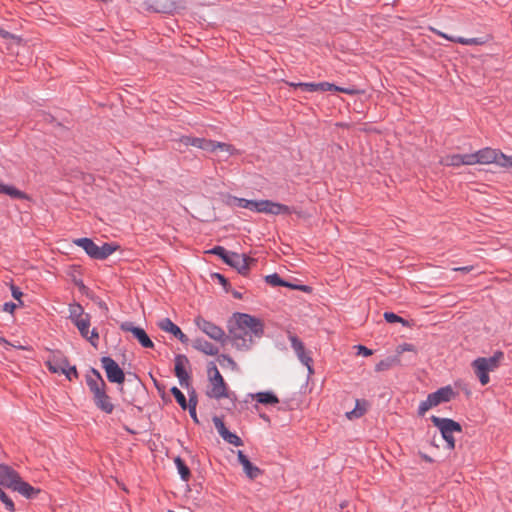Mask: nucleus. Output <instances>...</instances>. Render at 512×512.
I'll return each mask as SVG.
<instances>
[{
  "label": "nucleus",
  "mask_w": 512,
  "mask_h": 512,
  "mask_svg": "<svg viewBox=\"0 0 512 512\" xmlns=\"http://www.w3.org/2000/svg\"><path fill=\"white\" fill-rule=\"evenodd\" d=\"M263 335L262 322L249 314L236 313L229 326V339L237 350L247 351Z\"/></svg>",
  "instance_id": "f257e3e1"
},
{
  "label": "nucleus",
  "mask_w": 512,
  "mask_h": 512,
  "mask_svg": "<svg viewBox=\"0 0 512 512\" xmlns=\"http://www.w3.org/2000/svg\"><path fill=\"white\" fill-rule=\"evenodd\" d=\"M86 384L92 394L95 406L106 414L114 411V404L107 394V385L98 370L92 368L86 375Z\"/></svg>",
  "instance_id": "f03ea898"
},
{
  "label": "nucleus",
  "mask_w": 512,
  "mask_h": 512,
  "mask_svg": "<svg viewBox=\"0 0 512 512\" xmlns=\"http://www.w3.org/2000/svg\"><path fill=\"white\" fill-rule=\"evenodd\" d=\"M4 486L26 498H33L40 490L22 480L19 473L8 465L0 464V487Z\"/></svg>",
  "instance_id": "7ed1b4c3"
},
{
  "label": "nucleus",
  "mask_w": 512,
  "mask_h": 512,
  "mask_svg": "<svg viewBox=\"0 0 512 512\" xmlns=\"http://www.w3.org/2000/svg\"><path fill=\"white\" fill-rule=\"evenodd\" d=\"M73 243L81 247L89 257L97 260H104L113 254L118 246L112 243H104L102 246H98L90 238H78L73 240Z\"/></svg>",
  "instance_id": "20e7f679"
},
{
  "label": "nucleus",
  "mask_w": 512,
  "mask_h": 512,
  "mask_svg": "<svg viewBox=\"0 0 512 512\" xmlns=\"http://www.w3.org/2000/svg\"><path fill=\"white\" fill-rule=\"evenodd\" d=\"M208 376L209 380L206 395L217 400L221 398H228V386L215 365L209 367Z\"/></svg>",
  "instance_id": "39448f33"
},
{
  "label": "nucleus",
  "mask_w": 512,
  "mask_h": 512,
  "mask_svg": "<svg viewBox=\"0 0 512 512\" xmlns=\"http://www.w3.org/2000/svg\"><path fill=\"white\" fill-rule=\"evenodd\" d=\"M503 358L502 352H497L494 356L485 358L479 357L472 362V367L475 371V374L479 378V381L482 385H486L489 383L490 378L488 373L490 371L495 370L498 367V363L500 359Z\"/></svg>",
  "instance_id": "423d86ee"
},
{
  "label": "nucleus",
  "mask_w": 512,
  "mask_h": 512,
  "mask_svg": "<svg viewBox=\"0 0 512 512\" xmlns=\"http://www.w3.org/2000/svg\"><path fill=\"white\" fill-rule=\"evenodd\" d=\"M432 423L440 430L443 439L446 441L448 449L455 448V439L453 433H461V425L449 418H440L437 416L431 417Z\"/></svg>",
  "instance_id": "0eeeda50"
},
{
  "label": "nucleus",
  "mask_w": 512,
  "mask_h": 512,
  "mask_svg": "<svg viewBox=\"0 0 512 512\" xmlns=\"http://www.w3.org/2000/svg\"><path fill=\"white\" fill-rule=\"evenodd\" d=\"M180 142L186 146L192 145L206 151H215L216 149H220L222 151L231 153L233 149L229 144L223 142H215L204 138L183 137Z\"/></svg>",
  "instance_id": "6e6552de"
},
{
  "label": "nucleus",
  "mask_w": 512,
  "mask_h": 512,
  "mask_svg": "<svg viewBox=\"0 0 512 512\" xmlns=\"http://www.w3.org/2000/svg\"><path fill=\"white\" fill-rule=\"evenodd\" d=\"M472 157L471 164H496L500 166V163L502 162L501 157H503V153L499 150L492 149V148H484L481 149L475 153L470 154Z\"/></svg>",
  "instance_id": "1a4fd4ad"
},
{
  "label": "nucleus",
  "mask_w": 512,
  "mask_h": 512,
  "mask_svg": "<svg viewBox=\"0 0 512 512\" xmlns=\"http://www.w3.org/2000/svg\"><path fill=\"white\" fill-rule=\"evenodd\" d=\"M101 364L109 382L119 385L124 383L125 374L115 360L111 357L105 356L101 358Z\"/></svg>",
  "instance_id": "9d476101"
},
{
  "label": "nucleus",
  "mask_w": 512,
  "mask_h": 512,
  "mask_svg": "<svg viewBox=\"0 0 512 512\" xmlns=\"http://www.w3.org/2000/svg\"><path fill=\"white\" fill-rule=\"evenodd\" d=\"M196 326L207 336L215 341H223L225 338L224 330L216 324L207 321L201 316L195 318Z\"/></svg>",
  "instance_id": "9b49d317"
},
{
  "label": "nucleus",
  "mask_w": 512,
  "mask_h": 512,
  "mask_svg": "<svg viewBox=\"0 0 512 512\" xmlns=\"http://www.w3.org/2000/svg\"><path fill=\"white\" fill-rule=\"evenodd\" d=\"M298 89L304 91V92H325V91H337L342 92L346 94H352L353 90L338 87L334 84H331L329 82H320V83H302L299 82L297 84Z\"/></svg>",
  "instance_id": "f8f14e48"
},
{
  "label": "nucleus",
  "mask_w": 512,
  "mask_h": 512,
  "mask_svg": "<svg viewBox=\"0 0 512 512\" xmlns=\"http://www.w3.org/2000/svg\"><path fill=\"white\" fill-rule=\"evenodd\" d=\"M121 330L125 332H130L135 339L144 347V348H153L154 343L149 338L144 329L140 327L134 326L131 322H124L120 326Z\"/></svg>",
  "instance_id": "ddd939ff"
},
{
  "label": "nucleus",
  "mask_w": 512,
  "mask_h": 512,
  "mask_svg": "<svg viewBox=\"0 0 512 512\" xmlns=\"http://www.w3.org/2000/svg\"><path fill=\"white\" fill-rule=\"evenodd\" d=\"M255 263V260L245 254H238L233 252L232 255L227 259V264L235 268L239 273L245 275L248 273L250 266Z\"/></svg>",
  "instance_id": "4468645a"
},
{
  "label": "nucleus",
  "mask_w": 512,
  "mask_h": 512,
  "mask_svg": "<svg viewBox=\"0 0 512 512\" xmlns=\"http://www.w3.org/2000/svg\"><path fill=\"white\" fill-rule=\"evenodd\" d=\"M257 212L272 215L289 214L291 213V208L284 204L272 202L270 200H260Z\"/></svg>",
  "instance_id": "2eb2a0df"
},
{
  "label": "nucleus",
  "mask_w": 512,
  "mask_h": 512,
  "mask_svg": "<svg viewBox=\"0 0 512 512\" xmlns=\"http://www.w3.org/2000/svg\"><path fill=\"white\" fill-rule=\"evenodd\" d=\"M74 325L78 328L82 337L87 339L94 347L97 346L99 335L96 329H92L91 331L89 330L90 319L87 314L85 315V318L74 322Z\"/></svg>",
  "instance_id": "dca6fc26"
},
{
  "label": "nucleus",
  "mask_w": 512,
  "mask_h": 512,
  "mask_svg": "<svg viewBox=\"0 0 512 512\" xmlns=\"http://www.w3.org/2000/svg\"><path fill=\"white\" fill-rule=\"evenodd\" d=\"M68 360L60 352L52 353L46 361V366L52 373L62 374L65 372Z\"/></svg>",
  "instance_id": "f3484780"
},
{
  "label": "nucleus",
  "mask_w": 512,
  "mask_h": 512,
  "mask_svg": "<svg viewBox=\"0 0 512 512\" xmlns=\"http://www.w3.org/2000/svg\"><path fill=\"white\" fill-rule=\"evenodd\" d=\"M433 33L437 34L440 37H443L449 41L456 42L462 45H483L487 42L486 38L477 37V38H464V37H454L450 36L436 28H429Z\"/></svg>",
  "instance_id": "a211bd4d"
},
{
  "label": "nucleus",
  "mask_w": 512,
  "mask_h": 512,
  "mask_svg": "<svg viewBox=\"0 0 512 512\" xmlns=\"http://www.w3.org/2000/svg\"><path fill=\"white\" fill-rule=\"evenodd\" d=\"M158 327L168 333L173 334L182 343L188 342V337L181 331V329L174 324L169 318H163L158 322Z\"/></svg>",
  "instance_id": "6ab92c4d"
},
{
  "label": "nucleus",
  "mask_w": 512,
  "mask_h": 512,
  "mask_svg": "<svg viewBox=\"0 0 512 512\" xmlns=\"http://www.w3.org/2000/svg\"><path fill=\"white\" fill-rule=\"evenodd\" d=\"M237 457H238L239 463L243 467L244 473L247 475L248 478L253 480L261 475L262 471L260 470V468L253 465L249 461V459L246 457V455L243 453V451H241V450L237 451Z\"/></svg>",
  "instance_id": "aec40b11"
},
{
  "label": "nucleus",
  "mask_w": 512,
  "mask_h": 512,
  "mask_svg": "<svg viewBox=\"0 0 512 512\" xmlns=\"http://www.w3.org/2000/svg\"><path fill=\"white\" fill-rule=\"evenodd\" d=\"M472 157L470 154H454L448 155L441 160V163L446 166L459 167L461 165H472Z\"/></svg>",
  "instance_id": "412c9836"
},
{
  "label": "nucleus",
  "mask_w": 512,
  "mask_h": 512,
  "mask_svg": "<svg viewBox=\"0 0 512 512\" xmlns=\"http://www.w3.org/2000/svg\"><path fill=\"white\" fill-rule=\"evenodd\" d=\"M453 396L454 392L450 386L442 387L436 392L429 394V397L435 406L450 401Z\"/></svg>",
  "instance_id": "4be33fe9"
},
{
  "label": "nucleus",
  "mask_w": 512,
  "mask_h": 512,
  "mask_svg": "<svg viewBox=\"0 0 512 512\" xmlns=\"http://www.w3.org/2000/svg\"><path fill=\"white\" fill-rule=\"evenodd\" d=\"M369 403L364 399H357L355 408L351 411L346 412V417L349 420H355L361 418L368 411Z\"/></svg>",
  "instance_id": "5701e85b"
},
{
  "label": "nucleus",
  "mask_w": 512,
  "mask_h": 512,
  "mask_svg": "<svg viewBox=\"0 0 512 512\" xmlns=\"http://www.w3.org/2000/svg\"><path fill=\"white\" fill-rule=\"evenodd\" d=\"M192 346L206 355L214 356L218 354V348L202 338L195 339Z\"/></svg>",
  "instance_id": "b1692460"
},
{
  "label": "nucleus",
  "mask_w": 512,
  "mask_h": 512,
  "mask_svg": "<svg viewBox=\"0 0 512 512\" xmlns=\"http://www.w3.org/2000/svg\"><path fill=\"white\" fill-rule=\"evenodd\" d=\"M186 363L187 358L185 356L179 355L175 358V375L179 379L180 384H183V382L187 381L189 378V375L185 370Z\"/></svg>",
  "instance_id": "393cba45"
},
{
  "label": "nucleus",
  "mask_w": 512,
  "mask_h": 512,
  "mask_svg": "<svg viewBox=\"0 0 512 512\" xmlns=\"http://www.w3.org/2000/svg\"><path fill=\"white\" fill-rule=\"evenodd\" d=\"M0 193L6 194L12 198L29 199L28 195L14 186L6 185L0 182Z\"/></svg>",
  "instance_id": "a878e982"
},
{
  "label": "nucleus",
  "mask_w": 512,
  "mask_h": 512,
  "mask_svg": "<svg viewBox=\"0 0 512 512\" xmlns=\"http://www.w3.org/2000/svg\"><path fill=\"white\" fill-rule=\"evenodd\" d=\"M253 398L264 405H274L279 402L277 396L272 392H259L253 395Z\"/></svg>",
  "instance_id": "bb28decb"
},
{
  "label": "nucleus",
  "mask_w": 512,
  "mask_h": 512,
  "mask_svg": "<svg viewBox=\"0 0 512 512\" xmlns=\"http://www.w3.org/2000/svg\"><path fill=\"white\" fill-rule=\"evenodd\" d=\"M399 363H400V359L397 356L388 357V358L383 359L380 362H378L375 366V370L377 372L386 371V370H389L390 368H392L393 366L398 365Z\"/></svg>",
  "instance_id": "cd10ccee"
},
{
  "label": "nucleus",
  "mask_w": 512,
  "mask_h": 512,
  "mask_svg": "<svg viewBox=\"0 0 512 512\" xmlns=\"http://www.w3.org/2000/svg\"><path fill=\"white\" fill-rule=\"evenodd\" d=\"M69 314V317L73 323L77 320L85 318L82 306L76 303L69 305Z\"/></svg>",
  "instance_id": "c85d7f7f"
},
{
  "label": "nucleus",
  "mask_w": 512,
  "mask_h": 512,
  "mask_svg": "<svg viewBox=\"0 0 512 512\" xmlns=\"http://www.w3.org/2000/svg\"><path fill=\"white\" fill-rule=\"evenodd\" d=\"M178 473L184 481H187L190 477V470L180 457H176L174 460Z\"/></svg>",
  "instance_id": "c756f323"
},
{
  "label": "nucleus",
  "mask_w": 512,
  "mask_h": 512,
  "mask_svg": "<svg viewBox=\"0 0 512 512\" xmlns=\"http://www.w3.org/2000/svg\"><path fill=\"white\" fill-rule=\"evenodd\" d=\"M265 280L268 284L272 286H284V287H292L290 284L282 280L278 274L274 273L271 275H267Z\"/></svg>",
  "instance_id": "7c9ffc66"
},
{
  "label": "nucleus",
  "mask_w": 512,
  "mask_h": 512,
  "mask_svg": "<svg viewBox=\"0 0 512 512\" xmlns=\"http://www.w3.org/2000/svg\"><path fill=\"white\" fill-rule=\"evenodd\" d=\"M171 393L173 394L181 408L184 410L187 409L189 404H187L185 395L177 387H173L171 389Z\"/></svg>",
  "instance_id": "2f4dec72"
},
{
  "label": "nucleus",
  "mask_w": 512,
  "mask_h": 512,
  "mask_svg": "<svg viewBox=\"0 0 512 512\" xmlns=\"http://www.w3.org/2000/svg\"><path fill=\"white\" fill-rule=\"evenodd\" d=\"M209 253L219 256L227 264V259H229L233 252L227 251L222 246H216L213 249H211Z\"/></svg>",
  "instance_id": "473e14b6"
},
{
  "label": "nucleus",
  "mask_w": 512,
  "mask_h": 512,
  "mask_svg": "<svg viewBox=\"0 0 512 512\" xmlns=\"http://www.w3.org/2000/svg\"><path fill=\"white\" fill-rule=\"evenodd\" d=\"M222 438L226 442H228L234 446H242L243 445V441L241 440V438L239 436H237L236 434L230 432L229 430L222 436Z\"/></svg>",
  "instance_id": "72a5a7b5"
},
{
  "label": "nucleus",
  "mask_w": 512,
  "mask_h": 512,
  "mask_svg": "<svg viewBox=\"0 0 512 512\" xmlns=\"http://www.w3.org/2000/svg\"><path fill=\"white\" fill-rule=\"evenodd\" d=\"M435 407V405L433 404L431 398L429 397V395L427 396L426 400L422 401L420 404H419V408H418V414L420 416H423L428 410H430L431 408Z\"/></svg>",
  "instance_id": "f704fd0d"
},
{
  "label": "nucleus",
  "mask_w": 512,
  "mask_h": 512,
  "mask_svg": "<svg viewBox=\"0 0 512 512\" xmlns=\"http://www.w3.org/2000/svg\"><path fill=\"white\" fill-rule=\"evenodd\" d=\"M289 339L291 342V346L294 349L296 354L302 353L303 351H305L302 341L300 339H298L295 335H290Z\"/></svg>",
  "instance_id": "c9c22d12"
},
{
  "label": "nucleus",
  "mask_w": 512,
  "mask_h": 512,
  "mask_svg": "<svg viewBox=\"0 0 512 512\" xmlns=\"http://www.w3.org/2000/svg\"><path fill=\"white\" fill-rule=\"evenodd\" d=\"M383 316L388 323H402L403 325H407V321L392 312H385Z\"/></svg>",
  "instance_id": "e433bc0d"
},
{
  "label": "nucleus",
  "mask_w": 512,
  "mask_h": 512,
  "mask_svg": "<svg viewBox=\"0 0 512 512\" xmlns=\"http://www.w3.org/2000/svg\"><path fill=\"white\" fill-rule=\"evenodd\" d=\"M196 406H197L196 396L195 395L190 396V398H189V405H188L187 408L189 410L190 416L197 423L198 422V418H197V414H196Z\"/></svg>",
  "instance_id": "4c0bfd02"
},
{
  "label": "nucleus",
  "mask_w": 512,
  "mask_h": 512,
  "mask_svg": "<svg viewBox=\"0 0 512 512\" xmlns=\"http://www.w3.org/2000/svg\"><path fill=\"white\" fill-rule=\"evenodd\" d=\"M297 356H298L299 360L301 361V363H303L305 366H307L309 373H312L311 357L305 351H303L302 353H298Z\"/></svg>",
  "instance_id": "58836bf2"
},
{
  "label": "nucleus",
  "mask_w": 512,
  "mask_h": 512,
  "mask_svg": "<svg viewBox=\"0 0 512 512\" xmlns=\"http://www.w3.org/2000/svg\"><path fill=\"white\" fill-rule=\"evenodd\" d=\"M213 423H214V426L215 428L217 429L218 433L220 434V436L222 437L226 432H228V429L226 428L224 422L222 421L221 418L219 417H214L213 418Z\"/></svg>",
  "instance_id": "ea45409f"
},
{
  "label": "nucleus",
  "mask_w": 512,
  "mask_h": 512,
  "mask_svg": "<svg viewBox=\"0 0 512 512\" xmlns=\"http://www.w3.org/2000/svg\"><path fill=\"white\" fill-rule=\"evenodd\" d=\"M62 374H64L68 380H72L73 377L74 378H77L78 377V372H77V369L75 366H70L69 363L67 364V367L65 368V372H62Z\"/></svg>",
  "instance_id": "a19ab883"
},
{
  "label": "nucleus",
  "mask_w": 512,
  "mask_h": 512,
  "mask_svg": "<svg viewBox=\"0 0 512 512\" xmlns=\"http://www.w3.org/2000/svg\"><path fill=\"white\" fill-rule=\"evenodd\" d=\"M11 292H12L13 298L19 301V305H23V302L21 301V297H22L23 293L20 291V289L17 288L16 286L12 285Z\"/></svg>",
  "instance_id": "79ce46f5"
},
{
  "label": "nucleus",
  "mask_w": 512,
  "mask_h": 512,
  "mask_svg": "<svg viewBox=\"0 0 512 512\" xmlns=\"http://www.w3.org/2000/svg\"><path fill=\"white\" fill-rule=\"evenodd\" d=\"M502 162L500 163V167L503 168H512V156H507L503 153V157H501Z\"/></svg>",
  "instance_id": "37998d69"
},
{
  "label": "nucleus",
  "mask_w": 512,
  "mask_h": 512,
  "mask_svg": "<svg viewBox=\"0 0 512 512\" xmlns=\"http://www.w3.org/2000/svg\"><path fill=\"white\" fill-rule=\"evenodd\" d=\"M405 351H415V348L412 344H409V343H403L397 347L398 354H401Z\"/></svg>",
  "instance_id": "c03bdc74"
},
{
  "label": "nucleus",
  "mask_w": 512,
  "mask_h": 512,
  "mask_svg": "<svg viewBox=\"0 0 512 512\" xmlns=\"http://www.w3.org/2000/svg\"><path fill=\"white\" fill-rule=\"evenodd\" d=\"M357 350H358V354L359 355H363L365 357H368V356H371L373 354L372 350L368 349L367 347L363 346V345H358L356 346Z\"/></svg>",
  "instance_id": "a18cd8bd"
},
{
  "label": "nucleus",
  "mask_w": 512,
  "mask_h": 512,
  "mask_svg": "<svg viewBox=\"0 0 512 512\" xmlns=\"http://www.w3.org/2000/svg\"><path fill=\"white\" fill-rule=\"evenodd\" d=\"M17 304L15 303H12V302H8V303H5L4 306H3V310L5 312H8L10 314H13L14 310L17 308Z\"/></svg>",
  "instance_id": "49530a36"
},
{
  "label": "nucleus",
  "mask_w": 512,
  "mask_h": 512,
  "mask_svg": "<svg viewBox=\"0 0 512 512\" xmlns=\"http://www.w3.org/2000/svg\"><path fill=\"white\" fill-rule=\"evenodd\" d=\"M233 199L239 207H242V208L248 207V204H246V203H248L249 200L243 199V198H237V197H234Z\"/></svg>",
  "instance_id": "de8ad7c7"
},
{
  "label": "nucleus",
  "mask_w": 512,
  "mask_h": 512,
  "mask_svg": "<svg viewBox=\"0 0 512 512\" xmlns=\"http://www.w3.org/2000/svg\"><path fill=\"white\" fill-rule=\"evenodd\" d=\"M247 204H248V207H246V209L254 210L256 212L258 211L259 201L249 200V202Z\"/></svg>",
  "instance_id": "09e8293b"
},
{
  "label": "nucleus",
  "mask_w": 512,
  "mask_h": 512,
  "mask_svg": "<svg viewBox=\"0 0 512 512\" xmlns=\"http://www.w3.org/2000/svg\"><path fill=\"white\" fill-rule=\"evenodd\" d=\"M472 270H473V266L456 267L453 269V271H459V272H464V273H468Z\"/></svg>",
  "instance_id": "8fccbe9b"
},
{
  "label": "nucleus",
  "mask_w": 512,
  "mask_h": 512,
  "mask_svg": "<svg viewBox=\"0 0 512 512\" xmlns=\"http://www.w3.org/2000/svg\"><path fill=\"white\" fill-rule=\"evenodd\" d=\"M0 36L3 38H12L13 40L19 42V39L15 38L14 36H11L9 32L0 29Z\"/></svg>",
  "instance_id": "3c124183"
},
{
  "label": "nucleus",
  "mask_w": 512,
  "mask_h": 512,
  "mask_svg": "<svg viewBox=\"0 0 512 512\" xmlns=\"http://www.w3.org/2000/svg\"><path fill=\"white\" fill-rule=\"evenodd\" d=\"M214 276L219 280V282L222 285H226L227 284L226 278L224 276H222L221 274L216 273Z\"/></svg>",
  "instance_id": "603ef678"
},
{
  "label": "nucleus",
  "mask_w": 512,
  "mask_h": 512,
  "mask_svg": "<svg viewBox=\"0 0 512 512\" xmlns=\"http://www.w3.org/2000/svg\"><path fill=\"white\" fill-rule=\"evenodd\" d=\"M420 456L423 460H425L426 462H432V458L429 457L428 455L424 454V453H420Z\"/></svg>",
  "instance_id": "864d4df0"
},
{
  "label": "nucleus",
  "mask_w": 512,
  "mask_h": 512,
  "mask_svg": "<svg viewBox=\"0 0 512 512\" xmlns=\"http://www.w3.org/2000/svg\"><path fill=\"white\" fill-rule=\"evenodd\" d=\"M222 358L226 360L229 364L235 365L234 361L230 357L223 355Z\"/></svg>",
  "instance_id": "5fc2aeb1"
},
{
  "label": "nucleus",
  "mask_w": 512,
  "mask_h": 512,
  "mask_svg": "<svg viewBox=\"0 0 512 512\" xmlns=\"http://www.w3.org/2000/svg\"><path fill=\"white\" fill-rule=\"evenodd\" d=\"M286 84H287V85H289L290 87H293V88H295V89H298V87H297V84H298V83H295V82H286Z\"/></svg>",
  "instance_id": "6e6d98bb"
}]
</instances>
